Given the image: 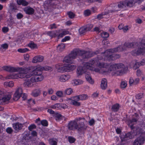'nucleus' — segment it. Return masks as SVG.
<instances>
[{"instance_id":"obj_33","label":"nucleus","mask_w":145,"mask_h":145,"mask_svg":"<svg viewBox=\"0 0 145 145\" xmlns=\"http://www.w3.org/2000/svg\"><path fill=\"white\" fill-rule=\"evenodd\" d=\"M17 4L19 5H22L23 6L28 5V3L25 0H17Z\"/></svg>"},{"instance_id":"obj_53","label":"nucleus","mask_w":145,"mask_h":145,"mask_svg":"<svg viewBox=\"0 0 145 145\" xmlns=\"http://www.w3.org/2000/svg\"><path fill=\"white\" fill-rule=\"evenodd\" d=\"M36 128V126L35 125L33 124L30 125L28 127V129L30 131H31L33 129H35Z\"/></svg>"},{"instance_id":"obj_47","label":"nucleus","mask_w":145,"mask_h":145,"mask_svg":"<svg viewBox=\"0 0 145 145\" xmlns=\"http://www.w3.org/2000/svg\"><path fill=\"white\" fill-rule=\"evenodd\" d=\"M127 82L126 81H122L120 86L122 88H125L127 86Z\"/></svg>"},{"instance_id":"obj_2","label":"nucleus","mask_w":145,"mask_h":145,"mask_svg":"<svg viewBox=\"0 0 145 145\" xmlns=\"http://www.w3.org/2000/svg\"><path fill=\"white\" fill-rule=\"evenodd\" d=\"M29 72V73L30 74L29 78L32 76H33L30 79H25L23 84L24 87L26 88L33 86L34 82L40 81L44 78L43 76L41 74L42 72L39 68H37L35 69H33L32 67L28 68L27 72H29Z\"/></svg>"},{"instance_id":"obj_40","label":"nucleus","mask_w":145,"mask_h":145,"mask_svg":"<svg viewBox=\"0 0 145 145\" xmlns=\"http://www.w3.org/2000/svg\"><path fill=\"white\" fill-rule=\"evenodd\" d=\"M60 104L59 103H56L50 106V108L55 109H58L60 108Z\"/></svg>"},{"instance_id":"obj_10","label":"nucleus","mask_w":145,"mask_h":145,"mask_svg":"<svg viewBox=\"0 0 145 145\" xmlns=\"http://www.w3.org/2000/svg\"><path fill=\"white\" fill-rule=\"evenodd\" d=\"M145 142V137L140 136L136 139L133 143V145H142Z\"/></svg>"},{"instance_id":"obj_45","label":"nucleus","mask_w":145,"mask_h":145,"mask_svg":"<svg viewBox=\"0 0 145 145\" xmlns=\"http://www.w3.org/2000/svg\"><path fill=\"white\" fill-rule=\"evenodd\" d=\"M40 124H42L43 126H47L48 125V122L46 120H42L40 121V122H39V125H40Z\"/></svg>"},{"instance_id":"obj_64","label":"nucleus","mask_w":145,"mask_h":145,"mask_svg":"<svg viewBox=\"0 0 145 145\" xmlns=\"http://www.w3.org/2000/svg\"><path fill=\"white\" fill-rule=\"evenodd\" d=\"M54 92L53 90L51 88H49L48 90V93L49 94H52Z\"/></svg>"},{"instance_id":"obj_38","label":"nucleus","mask_w":145,"mask_h":145,"mask_svg":"<svg viewBox=\"0 0 145 145\" xmlns=\"http://www.w3.org/2000/svg\"><path fill=\"white\" fill-rule=\"evenodd\" d=\"M87 28L86 26L82 27L79 29V32L80 34H81L85 33L86 32L88 31L87 29Z\"/></svg>"},{"instance_id":"obj_8","label":"nucleus","mask_w":145,"mask_h":145,"mask_svg":"<svg viewBox=\"0 0 145 145\" xmlns=\"http://www.w3.org/2000/svg\"><path fill=\"white\" fill-rule=\"evenodd\" d=\"M105 52H104V53H102L101 54V55L98 56L97 58L92 59L90 61H89V63H90V62L91 60H92L93 59H94V60L97 61L99 63H105V64H106V65L105 66V67H102L101 68V69L102 71V72H98V73H103L104 72H106L107 71V70H104L103 69V68H105L106 69H107L108 68L109 66V64L107 63H104V62H101L99 61V60H101L102 59H103V57H102V56L103 55L104 56V59L105 60H107V59H105V58L106 57V56H105Z\"/></svg>"},{"instance_id":"obj_55","label":"nucleus","mask_w":145,"mask_h":145,"mask_svg":"<svg viewBox=\"0 0 145 145\" xmlns=\"http://www.w3.org/2000/svg\"><path fill=\"white\" fill-rule=\"evenodd\" d=\"M91 14V11L89 10H88L85 11L84 14L86 16H89Z\"/></svg>"},{"instance_id":"obj_5","label":"nucleus","mask_w":145,"mask_h":145,"mask_svg":"<svg viewBox=\"0 0 145 145\" xmlns=\"http://www.w3.org/2000/svg\"><path fill=\"white\" fill-rule=\"evenodd\" d=\"M109 67L105 70H107L106 72L113 71L114 75L117 76L122 75L126 72L128 69L127 67L122 63L109 64Z\"/></svg>"},{"instance_id":"obj_31","label":"nucleus","mask_w":145,"mask_h":145,"mask_svg":"<svg viewBox=\"0 0 145 145\" xmlns=\"http://www.w3.org/2000/svg\"><path fill=\"white\" fill-rule=\"evenodd\" d=\"M126 3L127 7H132L135 5L134 0H126Z\"/></svg>"},{"instance_id":"obj_49","label":"nucleus","mask_w":145,"mask_h":145,"mask_svg":"<svg viewBox=\"0 0 145 145\" xmlns=\"http://www.w3.org/2000/svg\"><path fill=\"white\" fill-rule=\"evenodd\" d=\"M101 36L103 38H106L109 37V35L108 33L103 32L101 33Z\"/></svg>"},{"instance_id":"obj_59","label":"nucleus","mask_w":145,"mask_h":145,"mask_svg":"<svg viewBox=\"0 0 145 145\" xmlns=\"http://www.w3.org/2000/svg\"><path fill=\"white\" fill-rule=\"evenodd\" d=\"M142 74V72L140 70H137V74L138 76H140Z\"/></svg>"},{"instance_id":"obj_36","label":"nucleus","mask_w":145,"mask_h":145,"mask_svg":"<svg viewBox=\"0 0 145 145\" xmlns=\"http://www.w3.org/2000/svg\"><path fill=\"white\" fill-rule=\"evenodd\" d=\"M40 93V91L39 89H37L33 91L32 93V95L35 97L38 96Z\"/></svg>"},{"instance_id":"obj_25","label":"nucleus","mask_w":145,"mask_h":145,"mask_svg":"<svg viewBox=\"0 0 145 145\" xmlns=\"http://www.w3.org/2000/svg\"><path fill=\"white\" fill-rule=\"evenodd\" d=\"M107 80L106 79L103 78L101 81V87L103 89H106L107 88Z\"/></svg>"},{"instance_id":"obj_27","label":"nucleus","mask_w":145,"mask_h":145,"mask_svg":"<svg viewBox=\"0 0 145 145\" xmlns=\"http://www.w3.org/2000/svg\"><path fill=\"white\" fill-rule=\"evenodd\" d=\"M138 134V133L135 134L131 132H129L125 134L124 138L128 139H132L134 137L135 135H137Z\"/></svg>"},{"instance_id":"obj_1","label":"nucleus","mask_w":145,"mask_h":145,"mask_svg":"<svg viewBox=\"0 0 145 145\" xmlns=\"http://www.w3.org/2000/svg\"><path fill=\"white\" fill-rule=\"evenodd\" d=\"M106 64L103 63H100L93 59L90 63H85L83 67L79 66L76 69V74L78 77L80 76L87 72V69H89L96 72H102L101 68L105 67Z\"/></svg>"},{"instance_id":"obj_48","label":"nucleus","mask_w":145,"mask_h":145,"mask_svg":"<svg viewBox=\"0 0 145 145\" xmlns=\"http://www.w3.org/2000/svg\"><path fill=\"white\" fill-rule=\"evenodd\" d=\"M8 44L6 43L1 44V47H2V50L7 49L8 47Z\"/></svg>"},{"instance_id":"obj_6","label":"nucleus","mask_w":145,"mask_h":145,"mask_svg":"<svg viewBox=\"0 0 145 145\" xmlns=\"http://www.w3.org/2000/svg\"><path fill=\"white\" fill-rule=\"evenodd\" d=\"M121 47L112 49L107 50L105 52V55L106 56L105 59H107L109 61L114 60L120 57V56L118 54H113V53L117 52H120L123 50V48H120Z\"/></svg>"},{"instance_id":"obj_11","label":"nucleus","mask_w":145,"mask_h":145,"mask_svg":"<svg viewBox=\"0 0 145 145\" xmlns=\"http://www.w3.org/2000/svg\"><path fill=\"white\" fill-rule=\"evenodd\" d=\"M22 93V88H18L16 90L14 95L13 99L15 101H17L21 96Z\"/></svg>"},{"instance_id":"obj_50","label":"nucleus","mask_w":145,"mask_h":145,"mask_svg":"<svg viewBox=\"0 0 145 145\" xmlns=\"http://www.w3.org/2000/svg\"><path fill=\"white\" fill-rule=\"evenodd\" d=\"M143 96V93H139L135 95V97L136 99H140L142 98Z\"/></svg>"},{"instance_id":"obj_34","label":"nucleus","mask_w":145,"mask_h":145,"mask_svg":"<svg viewBox=\"0 0 145 145\" xmlns=\"http://www.w3.org/2000/svg\"><path fill=\"white\" fill-rule=\"evenodd\" d=\"M58 32V31H49L47 33V34L51 37H53L57 36Z\"/></svg>"},{"instance_id":"obj_21","label":"nucleus","mask_w":145,"mask_h":145,"mask_svg":"<svg viewBox=\"0 0 145 145\" xmlns=\"http://www.w3.org/2000/svg\"><path fill=\"white\" fill-rule=\"evenodd\" d=\"M76 68V66L71 64L65 65V72H70L75 69Z\"/></svg>"},{"instance_id":"obj_17","label":"nucleus","mask_w":145,"mask_h":145,"mask_svg":"<svg viewBox=\"0 0 145 145\" xmlns=\"http://www.w3.org/2000/svg\"><path fill=\"white\" fill-rule=\"evenodd\" d=\"M12 125L13 128L17 131L21 129L23 127L22 124L18 122L14 123Z\"/></svg>"},{"instance_id":"obj_20","label":"nucleus","mask_w":145,"mask_h":145,"mask_svg":"<svg viewBox=\"0 0 145 145\" xmlns=\"http://www.w3.org/2000/svg\"><path fill=\"white\" fill-rule=\"evenodd\" d=\"M44 59V57L41 56H36L34 57L32 60L33 63L42 62Z\"/></svg>"},{"instance_id":"obj_61","label":"nucleus","mask_w":145,"mask_h":145,"mask_svg":"<svg viewBox=\"0 0 145 145\" xmlns=\"http://www.w3.org/2000/svg\"><path fill=\"white\" fill-rule=\"evenodd\" d=\"M141 129H145V121H143L141 124Z\"/></svg>"},{"instance_id":"obj_15","label":"nucleus","mask_w":145,"mask_h":145,"mask_svg":"<svg viewBox=\"0 0 145 145\" xmlns=\"http://www.w3.org/2000/svg\"><path fill=\"white\" fill-rule=\"evenodd\" d=\"M24 10L27 14L29 15L33 14L35 12L34 9L29 6L25 7L24 8Z\"/></svg>"},{"instance_id":"obj_42","label":"nucleus","mask_w":145,"mask_h":145,"mask_svg":"<svg viewBox=\"0 0 145 145\" xmlns=\"http://www.w3.org/2000/svg\"><path fill=\"white\" fill-rule=\"evenodd\" d=\"M65 45L64 44L62 43L59 45L57 47V49L60 51H61L65 48Z\"/></svg>"},{"instance_id":"obj_62","label":"nucleus","mask_w":145,"mask_h":145,"mask_svg":"<svg viewBox=\"0 0 145 145\" xmlns=\"http://www.w3.org/2000/svg\"><path fill=\"white\" fill-rule=\"evenodd\" d=\"M56 94L57 96L59 97H61L62 96L63 93L61 91H58L57 92Z\"/></svg>"},{"instance_id":"obj_44","label":"nucleus","mask_w":145,"mask_h":145,"mask_svg":"<svg viewBox=\"0 0 145 145\" xmlns=\"http://www.w3.org/2000/svg\"><path fill=\"white\" fill-rule=\"evenodd\" d=\"M28 50V49L26 48H19L18 50V52L22 53H24L27 52Z\"/></svg>"},{"instance_id":"obj_41","label":"nucleus","mask_w":145,"mask_h":145,"mask_svg":"<svg viewBox=\"0 0 145 145\" xmlns=\"http://www.w3.org/2000/svg\"><path fill=\"white\" fill-rule=\"evenodd\" d=\"M49 143L51 145H57V140L56 139H51L49 140Z\"/></svg>"},{"instance_id":"obj_4","label":"nucleus","mask_w":145,"mask_h":145,"mask_svg":"<svg viewBox=\"0 0 145 145\" xmlns=\"http://www.w3.org/2000/svg\"><path fill=\"white\" fill-rule=\"evenodd\" d=\"M121 47L120 48H123L124 50H126L127 48L132 47L136 48L131 52V54L133 56L138 55L141 54H143L145 53V40L142 39L139 44L136 42H125L123 46Z\"/></svg>"},{"instance_id":"obj_7","label":"nucleus","mask_w":145,"mask_h":145,"mask_svg":"<svg viewBox=\"0 0 145 145\" xmlns=\"http://www.w3.org/2000/svg\"><path fill=\"white\" fill-rule=\"evenodd\" d=\"M76 120L78 122L76 129L80 132H82L85 130L87 128V126L84 124L86 120L84 118L79 117L76 118Z\"/></svg>"},{"instance_id":"obj_9","label":"nucleus","mask_w":145,"mask_h":145,"mask_svg":"<svg viewBox=\"0 0 145 145\" xmlns=\"http://www.w3.org/2000/svg\"><path fill=\"white\" fill-rule=\"evenodd\" d=\"M78 52L79 56L83 59H85L91 57L94 55V54H97V53L95 52L93 53V52L82 50H79Z\"/></svg>"},{"instance_id":"obj_46","label":"nucleus","mask_w":145,"mask_h":145,"mask_svg":"<svg viewBox=\"0 0 145 145\" xmlns=\"http://www.w3.org/2000/svg\"><path fill=\"white\" fill-rule=\"evenodd\" d=\"M65 93L67 95H70L72 92V89L71 88H67L65 91Z\"/></svg>"},{"instance_id":"obj_60","label":"nucleus","mask_w":145,"mask_h":145,"mask_svg":"<svg viewBox=\"0 0 145 145\" xmlns=\"http://www.w3.org/2000/svg\"><path fill=\"white\" fill-rule=\"evenodd\" d=\"M2 30L3 32L6 33L8 31V28L7 27H4L2 28Z\"/></svg>"},{"instance_id":"obj_52","label":"nucleus","mask_w":145,"mask_h":145,"mask_svg":"<svg viewBox=\"0 0 145 145\" xmlns=\"http://www.w3.org/2000/svg\"><path fill=\"white\" fill-rule=\"evenodd\" d=\"M28 46L31 48H35L37 47V45L33 42L29 43Z\"/></svg>"},{"instance_id":"obj_24","label":"nucleus","mask_w":145,"mask_h":145,"mask_svg":"<svg viewBox=\"0 0 145 145\" xmlns=\"http://www.w3.org/2000/svg\"><path fill=\"white\" fill-rule=\"evenodd\" d=\"M85 77L87 80L91 84L93 83V81L92 80L90 73L87 70V72L85 73Z\"/></svg>"},{"instance_id":"obj_51","label":"nucleus","mask_w":145,"mask_h":145,"mask_svg":"<svg viewBox=\"0 0 145 145\" xmlns=\"http://www.w3.org/2000/svg\"><path fill=\"white\" fill-rule=\"evenodd\" d=\"M68 139L69 142L71 143H74L76 140L75 138L72 137H69L68 138Z\"/></svg>"},{"instance_id":"obj_35","label":"nucleus","mask_w":145,"mask_h":145,"mask_svg":"<svg viewBox=\"0 0 145 145\" xmlns=\"http://www.w3.org/2000/svg\"><path fill=\"white\" fill-rule=\"evenodd\" d=\"M118 7L119 9L126 7H127L126 0L124 1L118 3Z\"/></svg>"},{"instance_id":"obj_26","label":"nucleus","mask_w":145,"mask_h":145,"mask_svg":"<svg viewBox=\"0 0 145 145\" xmlns=\"http://www.w3.org/2000/svg\"><path fill=\"white\" fill-rule=\"evenodd\" d=\"M55 118L57 122L63 119L65 120V118L62 116L60 114L58 113H56L55 114Z\"/></svg>"},{"instance_id":"obj_56","label":"nucleus","mask_w":145,"mask_h":145,"mask_svg":"<svg viewBox=\"0 0 145 145\" xmlns=\"http://www.w3.org/2000/svg\"><path fill=\"white\" fill-rule=\"evenodd\" d=\"M70 39V37L69 36H66L62 40V42H65L67 40H69Z\"/></svg>"},{"instance_id":"obj_18","label":"nucleus","mask_w":145,"mask_h":145,"mask_svg":"<svg viewBox=\"0 0 145 145\" xmlns=\"http://www.w3.org/2000/svg\"><path fill=\"white\" fill-rule=\"evenodd\" d=\"M55 67L57 71L60 72H65V66H63L61 63H59L56 64Z\"/></svg>"},{"instance_id":"obj_29","label":"nucleus","mask_w":145,"mask_h":145,"mask_svg":"<svg viewBox=\"0 0 145 145\" xmlns=\"http://www.w3.org/2000/svg\"><path fill=\"white\" fill-rule=\"evenodd\" d=\"M120 105L118 103H116L112 105L111 108L112 111L113 112H116L119 110Z\"/></svg>"},{"instance_id":"obj_23","label":"nucleus","mask_w":145,"mask_h":145,"mask_svg":"<svg viewBox=\"0 0 145 145\" xmlns=\"http://www.w3.org/2000/svg\"><path fill=\"white\" fill-rule=\"evenodd\" d=\"M79 50H73L69 54L70 57H71L72 59H75L77 55L79 56L78 52Z\"/></svg>"},{"instance_id":"obj_3","label":"nucleus","mask_w":145,"mask_h":145,"mask_svg":"<svg viewBox=\"0 0 145 145\" xmlns=\"http://www.w3.org/2000/svg\"><path fill=\"white\" fill-rule=\"evenodd\" d=\"M2 68L4 70L9 72H19L18 73L11 74L7 76L6 77L7 79H17L24 77L28 78L30 76V74L29 75V72H27L28 68L22 69L18 67H14L7 66H3ZM31 71H29V72Z\"/></svg>"},{"instance_id":"obj_28","label":"nucleus","mask_w":145,"mask_h":145,"mask_svg":"<svg viewBox=\"0 0 145 145\" xmlns=\"http://www.w3.org/2000/svg\"><path fill=\"white\" fill-rule=\"evenodd\" d=\"M63 62L64 63H71L73 62V59L70 57V56L69 55L65 57L63 60Z\"/></svg>"},{"instance_id":"obj_57","label":"nucleus","mask_w":145,"mask_h":145,"mask_svg":"<svg viewBox=\"0 0 145 145\" xmlns=\"http://www.w3.org/2000/svg\"><path fill=\"white\" fill-rule=\"evenodd\" d=\"M6 131L8 133L10 134L13 131V130L11 127H8Z\"/></svg>"},{"instance_id":"obj_12","label":"nucleus","mask_w":145,"mask_h":145,"mask_svg":"<svg viewBox=\"0 0 145 145\" xmlns=\"http://www.w3.org/2000/svg\"><path fill=\"white\" fill-rule=\"evenodd\" d=\"M12 95L11 93L4 92L3 94L1 96H2V101L4 102L8 101L10 99Z\"/></svg>"},{"instance_id":"obj_22","label":"nucleus","mask_w":145,"mask_h":145,"mask_svg":"<svg viewBox=\"0 0 145 145\" xmlns=\"http://www.w3.org/2000/svg\"><path fill=\"white\" fill-rule=\"evenodd\" d=\"M112 9L108 10V12L109 13L114 12L120 10L118 7V5L113 4L112 6Z\"/></svg>"},{"instance_id":"obj_30","label":"nucleus","mask_w":145,"mask_h":145,"mask_svg":"<svg viewBox=\"0 0 145 145\" xmlns=\"http://www.w3.org/2000/svg\"><path fill=\"white\" fill-rule=\"evenodd\" d=\"M74 97H72L71 99H69L71 100V104L74 106H79L80 105V103L77 102L78 101L74 99Z\"/></svg>"},{"instance_id":"obj_39","label":"nucleus","mask_w":145,"mask_h":145,"mask_svg":"<svg viewBox=\"0 0 145 145\" xmlns=\"http://www.w3.org/2000/svg\"><path fill=\"white\" fill-rule=\"evenodd\" d=\"M9 7V9L12 10H15L17 9V7L16 5L12 3H10Z\"/></svg>"},{"instance_id":"obj_58","label":"nucleus","mask_w":145,"mask_h":145,"mask_svg":"<svg viewBox=\"0 0 145 145\" xmlns=\"http://www.w3.org/2000/svg\"><path fill=\"white\" fill-rule=\"evenodd\" d=\"M86 27L87 28V31L90 30L93 27V25L92 24L88 25Z\"/></svg>"},{"instance_id":"obj_54","label":"nucleus","mask_w":145,"mask_h":145,"mask_svg":"<svg viewBox=\"0 0 145 145\" xmlns=\"http://www.w3.org/2000/svg\"><path fill=\"white\" fill-rule=\"evenodd\" d=\"M135 116H136V118H133L130 121V123H131L133 122H136L137 121V118L138 115L137 114H135Z\"/></svg>"},{"instance_id":"obj_63","label":"nucleus","mask_w":145,"mask_h":145,"mask_svg":"<svg viewBox=\"0 0 145 145\" xmlns=\"http://www.w3.org/2000/svg\"><path fill=\"white\" fill-rule=\"evenodd\" d=\"M29 56L28 54H25L24 55V59L27 60L28 61L29 59Z\"/></svg>"},{"instance_id":"obj_19","label":"nucleus","mask_w":145,"mask_h":145,"mask_svg":"<svg viewBox=\"0 0 145 145\" xmlns=\"http://www.w3.org/2000/svg\"><path fill=\"white\" fill-rule=\"evenodd\" d=\"M70 78V76L68 74H63L62 75L59 77V80L61 82H65Z\"/></svg>"},{"instance_id":"obj_13","label":"nucleus","mask_w":145,"mask_h":145,"mask_svg":"<svg viewBox=\"0 0 145 145\" xmlns=\"http://www.w3.org/2000/svg\"><path fill=\"white\" fill-rule=\"evenodd\" d=\"M77 122L76 120L70 122L69 124L68 128L70 130H74L76 129Z\"/></svg>"},{"instance_id":"obj_16","label":"nucleus","mask_w":145,"mask_h":145,"mask_svg":"<svg viewBox=\"0 0 145 145\" xmlns=\"http://www.w3.org/2000/svg\"><path fill=\"white\" fill-rule=\"evenodd\" d=\"M88 98V95L86 94H82L74 97V99L77 101L84 100L87 99Z\"/></svg>"},{"instance_id":"obj_14","label":"nucleus","mask_w":145,"mask_h":145,"mask_svg":"<svg viewBox=\"0 0 145 145\" xmlns=\"http://www.w3.org/2000/svg\"><path fill=\"white\" fill-rule=\"evenodd\" d=\"M140 65V62L136 60L132 61L130 64V67H133L135 69H136L139 67Z\"/></svg>"},{"instance_id":"obj_32","label":"nucleus","mask_w":145,"mask_h":145,"mask_svg":"<svg viewBox=\"0 0 145 145\" xmlns=\"http://www.w3.org/2000/svg\"><path fill=\"white\" fill-rule=\"evenodd\" d=\"M83 81L81 79L74 80H72V83L74 85H78L82 84Z\"/></svg>"},{"instance_id":"obj_37","label":"nucleus","mask_w":145,"mask_h":145,"mask_svg":"<svg viewBox=\"0 0 145 145\" xmlns=\"http://www.w3.org/2000/svg\"><path fill=\"white\" fill-rule=\"evenodd\" d=\"M69 33V32L68 31H62L58 35L57 37L58 38L60 37H62L63 36L65 35L68 34Z\"/></svg>"},{"instance_id":"obj_43","label":"nucleus","mask_w":145,"mask_h":145,"mask_svg":"<svg viewBox=\"0 0 145 145\" xmlns=\"http://www.w3.org/2000/svg\"><path fill=\"white\" fill-rule=\"evenodd\" d=\"M67 14L68 15L69 17L71 19L73 18L75 16V14L71 11L68 12Z\"/></svg>"}]
</instances>
